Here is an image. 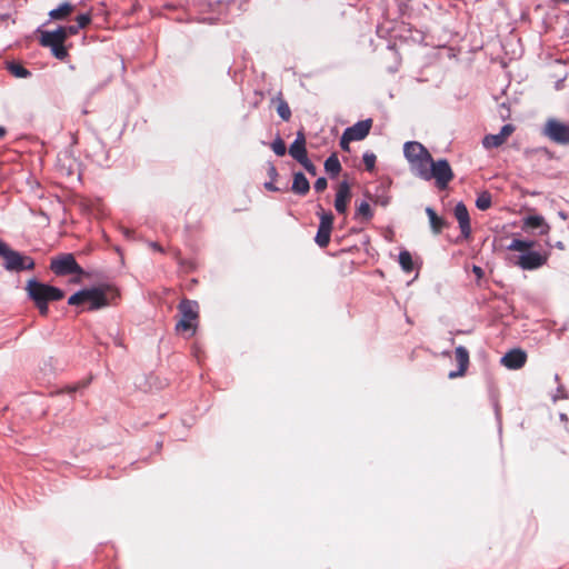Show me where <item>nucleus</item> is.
Instances as JSON below:
<instances>
[{"label":"nucleus","mask_w":569,"mask_h":569,"mask_svg":"<svg viewBox=\"0 0 569 569\" xmlns=\"http://www.w3.org/2000/svg\"><path fill=\"white\" fill-rule=\"evenodd\" d=\"M325 169L327 173L331 174L332 177H336L340 173L341 164L336 153H332L327 158L325 161Z\"/></svg>","instance_id":"obj_24"},{"label":"nucleus","mask_w":569,"mask_h":569,"mask_svg":"<svg viewBox=\"0 0 569 569\" xmlns=\"http://www.w3.org/2000/svg\"><path fill=\"white\" fill-rule=\"evenodd\" d=\"M26 291L42 317L48 316L49 302L59 301L64 298V292L61 289L34 279L27 282Z\"/></svg>","instance_id":"obj_2"},{"label":"nucleus","mask_w":569,"mask_h":569,"mask_svg":"<svg viewBox=\"0 0 569 569\" xmlns=\"http://www.w3.org/2000/svg\"><path fill=\"white\" fill-rule=\"evenodd\" d=\"M363 163H365V167L368 171H372L375 169V166H376V156L371 152H366L363 154Z\"/></svg>","instance_id":"obj_32"},{"label":"nucleus","mask_w":569,"mask_h":569,"mask_svg":"<svg viewBox=\"0 0 569 569\" xmlns=\"http://www.w3.org/2000/svg\"><path fill=\"white\" fill-rule=\"evenodd\" d=\"M0 257L3 259V268L8 271L33 270L34 260L11 249L4 241L0 240Z\"/></svg>","instance_id":"obj_6"},{"label":"nucleus","mask_w":569,"mask_h":569,"mask_svg":"<svg viewBox=\"0 0 569 569\" xmlns=\"http://www.w3.org/2000/svg\"><path fill=\"white\" fill-rule=\"evenodd\" d=\"M455 217L459 223L461 234L465 239H469L471 236L470 217L465 203L459 202L455 207Z\"/></svg>","instance_id":"obj_15"},{"label":"nucleus","mask_w":569,"mask_h":569,"mask_svg":"<svg viewBox=\"0 0 569 569\" xmlns=\"http://www.w3.org/2000/svg\"><path fill=\"white\" fill-rule=\"evenodd\" d=\"M372 119H366L358 121L353 126L347 128L345 132L348 134V139H351L352 141H360L363 140L370 132L372 128Z\"/></svg>","instance_id":"obj_14"},{"label":"nucleus","mask_w":569,"mask_h":569,"mask_svg":"<svg viewBox=\"0 0 569 569\" xmlns=\"http://www.w3.org/2000/svg\"><path fill=\"white\" fill-rule=\"evenodd\" d=\"M79 27H77L76 24H72V26H67V27H59L57 29L58 32H62L63 33V38L67 40L70 36H76L78 34L79 32Z\"/></svg>","instance_id":"obj_31"},{"label":"nucleus","mask_w":569,"mask_h":569,"mask_svg":"<svg viewBox=\"0 0 569 569\" xmlns=\"http://www.w3.org/2000/svg\"><path fill=\"white\" fill-rule=\"evenodd\" d=\"M543 134L555 143L569 144V126L557 119L547 120L543 127Z\"/></svg>","instance_id":"obj_9"},{"label":"nucleus","mask_w":569,"mask_h":569,"mask_svg":"<svg viewBox=\"0 0 569 569\" xmlns=\"http://www.w3.org/2000/svg\"><path fill=\"white\" fill-rule=\"evenodd\" d=\"M515 129L516 128L513 124H505L499 133L485 136L482 139V146L486 149H492L502 146L508 140V138L515 132Z\"/></svg>","instance_id":"obj_12"},{"label":"nucleus","mask_w":569,"mask_h":569,"mask_svg":"<svg viewBox=\"0 0 569 569\" xmlns=\"http://www.w3.org/2000/svg\"><path fill=\"white\" fill-rule=\"evenodd\" d=\"M527 353L522 349L516 348L508 351L502 358L501 363L511 370H518L526 365Z\"/></svg>","instance_id":"obj_13"},{"label":"nucleus","mask_w":569,"mask_h":569,"mask_svg":"<svg viewBox=\"0 0 569 569\" xmlns=\"http://www.w3.org/2000/svg\"><path fill=\"white\" fill-rule=\"evenodd\" d=\"M555 3H565V4H569V0H552Z\"/></svg>","instance_id":"obj_43"},{"label":"nucleus","mask_w":569,"mask_h":569,"mask_svg":"<svg viewBox=\"0 0 569 569\" xmlns=\"http://www.w3.org/2000/svg\"><path fill=\"white\" fill-rule=\"evenodd\" d=\"M77 388H78L77 386L72 387V388L70 389V392L76 391V390H77Z\"/></svg>","instance_id":"obj_44"},{"label":"nucleus","mask_w":569,"mask_h":569,"mask_svg":"<svg viewBox=\"0 0 569 569\" xmlns=\"http://www.w3.org/2000/svg\"><path fill=\"white\" fill-rule=\"evenodd\" d=\"M291 190L293 193L299 196H306L309 192L310 183L302 172H296L293 174Z\"/></svg>","instance_id":"obj_22"},{"label":"nucleus","mask_w":569,"mask_h":569,"mask_svg":"<svg viewBox=\"0 0 569 569\" xmlns=\"http://www.w3.org/2000/svg\"><path fill=\"white\" fill-rule=\"evenodd\" d=\"M548 261V254H541L537 251H528L518 257L517 264L523 270H535L545 266Z\"/></svg>","instance_id":"obj_11"},{"label":"nucleus","mask_w":569,"mask_h":569,"mask_svg":"<svg viewBox=\"0 0 569 569\" xmlns=\"http://www.w3.org/2000/svg\"><path fill=\"white\" fill-rule=\"evenodd\" d=\"M10 18L9 14H0V24Z\"/></svg>","instance_id":"obj_41"},{"label":"nucleus","mask_w":569,"mask_h":569,"mask_svg":"<svg viewBox=\"0 0 569 569\" xmlns=\"http://www.w3.org/2000/svg\"><path fill=\"white\" fill-rule=\"evenodd\" d=\"M39 41L42 47L50 48L53 57L58 60L63 61L69 56L64 47L66 39L62 32H58L57 30L43 31Z\"/></svg>","instance_id":"obj_8"},{"label":"nucleus","mask_w":569,"mask_h":569,"mask_svg":"<svg viewBox=\"0 0 569 569\" xmlns=\"http://www.w3.org/2000/svg\"><path fill=\"white\" fill-rule=\"evenodd\" d=\"M50 270L58 277L76 274L77 277L71 280L73 283H80L86 271L77 262L72 253H61L53 257L50 261Z\"/></svg>","instance_id":"obj_5"},{"label":"nucleus","mask_w":569,"mask_h":569,"mask_svg":"<svg viewBox=\"0 0 569 569\" xmlns=\"http://www.w3.org/2000/svg\"><path fill=\"white\" fill-rule=\"evenodd\" d=\"M264 188L269 191H279L280 189L276 187L271 181L264 183Z\"/></svg>","instance_id":"obj_38"},{"label":"nucleus","mask_w":569,"mask_h":569,"mask_svg":"<svg viewBox=\"0 0 569 569\" xmlns=\"http://www.w3.org/2000/svg\"><path fill=\"white\" fill-rule=\"evenodd\" d=\"M306 142L307 141H306V136H305L303 130H299L297 132L296 140L289 147L290 156L298 162L306 160V158L308 157L307 149H306Z\"/></svg>","instance_id":"obj_17"},{"label":"nucleus","mask_w":569,"mask_h":569,"mask_svg":"<svg viewBox=\"0 0 569 569\" xmlns=\"http://www.w3.org/2000/svg\"><path fill=\"white\" fill-rule=\"evenodd\" d=\"M327 186H328L327 179L321 177L316 180L313 188L317 192H323L327 189Z\"/></svg>","instance_id":"obj_35"},{"label":"nucleus","mask_w":569,"mask_h":569,"mask_svg":"<svg viewBox=\"0 0 569 569\" xmlns=\"http://www.w3.org/2000/svg\"><path fill=\"white\" fill-rule=\"evenodd\" d=\"M74 11V6L70 2H63L58 8L49 12V17L52 20H64Z\"/></svg>","instance_id":"obj_23"},{"label":"nucleus","mask_w":569,"mask_h":569,"mask_svg":"<svg viewBox=\"0 0 569 569\" xmlns=\"http://www.w3.org/2000/svg\"><path fill=\"white\" fill-rule=\"evenodd\" d=\"M350 199L351 190L349 183L347 181L340 182L335 199L336 210L341 214H346Z\"/></svg>","instance_id":"obj_16"},{"label":"nucleus","mask_w":569,"mask_h":569,"mask_svg":"<svg viewBox=\"0 0 569 569\" xmlns=\"http://www.w3.org/2000/svg\"><path fill=\"white\" fill-rule=\"evenodd\" d=\"M150 246H151V248H152V249H154V250H157V251H159V252H162V251H163V249L161 248V246H160L159 243H157V242H152Z\"/></svg>","instance_id":"obj_40"},{"label":"nucleus","mask_w":569,"mask_h":569,"mask_svg":"<svg viewBox=\"0 0 569 569\" xmlns=\"http://www.w3.org/2000/svg\"><path fill=\"white\" fill-rule=\"evenodd\" d=\"M538 229L539 234L545 236L550 231V226L547 223L542 216H528L522 220V230H533Z\"/></svg>","instance_id":"obj_18"},{"label":"nucleus","mask_w":569,"mask_h":569,"mask_svg":"<svg viewBox=\"0 0 569 569\" xmlns=\"http://www.w3.org/2000/svg\"><path fill=\"white\" fill-rule=\"evenodd\" d=\"M455 355H456V360L458 362L459 369L457 371L449 372L448 377L450 379H455V378L465 376V373L468 369V366H469V352L465 347H462V346L457 347L455 350Z\"/></svg>","instance_id":"obj_19"},{"label":"nucleus","mask_w":569,"mask_h":569,"mask_svg":"<svg viewBox=\"0 0 569 569\" xmlns=\"http://www.w3.org/2000/svg\"><path fill=\"white\" fill-rule=\"evenodd\" d=\"M348 134L343 131L341 139H340V147L345 151H349V143L352 141L351 139L347 138Z\"/></svg>","instance_id":"obj_36"},{"label":"nucleus","mask_w":569,"mask_h":569,"mask_svg":"<svg viewBox=\"0 0 569 569\" xmlns=\"http://www.w3.org/2000/svg\"><path fill=\"white\" fill-rule=\"evenodd\" d=\"M356 216L362 217L365 221L371 220L373 217V212L371 210L370 204L366 201L361 202L357 208Z\"/></svg>","instance_id":"obj_28"},{"label":"nucleus","mask_w":569,"mask_h":569,"mask_svg":"<svg viewBox=\"0 0 569 569\" xmlns=\"http://www.w3.org/2000/svg\"><path fill=\"white\" fill-rule=\"evenodd\" d=\"M7 133V130L4 127L0 126V139H2Z\"/></svg>","instance_id":"obj_42"},{"label":"nucleus","mask_w":569,"mask_h":569,"mask_svg":"<svg viewBox=\"0 0 569 569\" xmlns=\"http://www.w3.org/2000/svg\"><path fill=\"white\" fill-rule=\"evenodd\" d=\"M118 296L119 292L116 289L106 284L77 291L69 297L68 305L77 307L88 305V311H96L108 307Z\"/></svg>","instance_id":"obj_1"},{"label":"nucleus","mask_w":569,"mask_h":569,"mask_svg":"<svg viewBox=\"0 0 569 569\" xmlns=\"http://www.w3.org/2000/svg\"><path fill=\"white\" fill-rule=\"evenodd\" d=\"M8 70L17 78H27L30 76V71L20 63L11 62L8 66Z\"/></svg>","instance_id":"obj_27"},{"label":"nucleus","mask_w":569,"mask_h":569,"mask_svg":"<svg viewBox=\"0 0 569 569\" xmlns=\"http://www.w3.org/2000/svg\"><path fill=\"white\" fill-rule=\"evenodd\" d=\"M535 241H527L521 239H513L508 246V250L510 251H519V252H528L533 246Z\"/></svg>","instance_id":"obj_25"},{"label":"nucleus","mask_w":569,"mask_h":569,"mask_svg":"<svg viewBox=\"0 0 569 569\" xmlns=\"http://www.w3.org/2000/svg\"><path fill=\"white\" fill-rule=\"evenodd\" d=\"M403 153L417 176L420 173L422 167L429 166L432 161L430 152L423 144L417 141L406 142L403 146Z\"/></svg>","instance_id":"obj_7"},{"label":"nucleus","mask_w":569,"mask_h":569,"mask_svg":"<svg viewBox=\"0 0 569 569\" xmlns=\"http://www.w3.org/2000/svg\"><path fill=\"white\" fill-rule=\"evenodd\" d=\"M426 213L429 218L431 230L435 234H439L443 229L448 228L449 223L442 217H439L437 212L430 208H426Z\"/></svg>","instance_id":"obj_20"},{"label":"nucleus","mask_w":569,"mask_h":569,"mask_svg":"<svg viewBox=\"0 0 569 569\" xmlns=\"http://www.w3.org/2000/svg\"><path fill=\"white\" fill-rule=\"evenodd\" d=\"M306 170L308 173H310L311 176H316L317 174V167L308 159V157L306 158V160H302L301 162H299Z\"/></svg>","instance_id":"obj_34"},{"label":"nucleus","mask_w":569,"mask_h":569,"mask_svg":"<svg viewBox=\"0 0 569 569\" xmlns=\"http://www.w3.org/2000/svg\"><path fill=\"white\" fill-rule=\"evenodd\" d=\"M90 23H91V16L89 13L79 14L77 17V24L76 26L79 27V29H84Z\"/></svg>","instance_id":"obj_33"},{"label":"nucleus","mask_w":569,"mask_h":569,"mask_svg":"<svg viewBox=\"0 0 569 569\" xmlns=\"http://www.w3.org/2000/svg\"><path fill=\"white\" fill-rule=\"evenodd\" d=\"M472 271H473V273H475L478 278H482V276H483V270H482V268H480V267H478V266H473Z\"/></svg>","instance_id":"obj_39"},{"label":"nucleus","mask_w":569,"mask_h":569,"mask_svg":"<svg viewBox=\"0 0 569 569\" xmlns=\"http://www.w3.org/2000/svg\"><path fill=\"white\" fill-rule=\"evenodd\" d=\"M476 206L479 210H487L491 207V196L488 192H482L476 200Z\"/></svg>","instance_id":"obj_29"},{"label":"nucleus","mask_w":569,"mask_h":569,"mask_svg":"<svg viewBox=\"0 0 569 569\" xmlns=\"http://www.w3.org/2000/svg\"><path fill=\"white\" fill-rule=\"evenodd\" d=\"M418 177L427 181L435 179L437 188L445 190L455 178V173L448 160L440 159L435 161L432 159L429 166L422 167Z\"/></svg>","instance_id":"obj_4"},{"label":"nucleus","mask_w":569,"mask_h":569,"mask_svg":"<svg viewBox=\"0 0 569 569\" xmlns=\"http://www.w3.org/2000/svg\"><path fill=\"white\" fill-rule=\"evenodd\" d=\"M271 103L276 107V110L279 117L283 121H289L291 118V109L288 102L284 100L281 92H279L274 98H272Z\"/></svg>","instance_id":"obj_21"},{"label":"nucleus","mask_w":569,"mask_h":569,"mask_svg":"<svg viewBox=\"0 0 569 569\" xmlns=\"http://www.w3.org/2000/svg\"><path fill=\"white\" fill-rule=\"evenodd\" d=\"M268 174L271 178V180H274L278 177L277 168L273 164H270L268 168Z\"/></svg>","instance_id":"obj_37"},{"label":"nucleus","mask_w":569,"mask_h":569,"mask_svg":"<svg viewBox=\"0 0 569 569\" xmlns=\"http://www.w3.org/2000/svg\"><path fill=\"white\" fill-rule=\"evenodd\" d=\"M271 149L279 157L284 156L287 151L286 143L280 137L273 140L271 143Z\"/></svg>","instance_id":"obj_30"},{"label":"nucleus","mask_w":569,"mask_h":569,"mask_svg":"<svg viewBox=\"0 0 569 569\" xmlns=\"http://www.w3.org/2000/svg\"><path fill=\"white\" fill-rule=\"evenodd\" d=\"M318 216L320 218V223L318 227L315 241L320 248H326L330 242V236L333 228L335 217L332 212H326L322 209L320 212H318Z\"/></svg>","instance_id":"obj_10"},{"label":"nucleus","mask_w":569,"mask_h":569,"mask_svg":"<svg viewBox=\"0 0 569 569\" xmlns=\"http://www.w3.org/2000/svg\"><path fill=\"white\" fill-rule=\"evenodd\" d=\"M399 263L403 271L411 272L413 270V261L411 253L407 250H403L399 253Z\"/></svg>","instance_id":"obj_26"},{"label":"nucleus","mask_w":569,"mask_h":569,"mask_svg":"<svg viewBox=\"0 0 569 569\" xmlns=\"http://www.w3.org/2000/svg\"><path fill=\"white\" fill-rule=\"evenodd\" d=\"M179 321L176 323L178 333L188 332L192 337L199 323V303L194 300L182 299L178 305Z\"/></svg>","instance_id":"obj_3"}]
</instances>
